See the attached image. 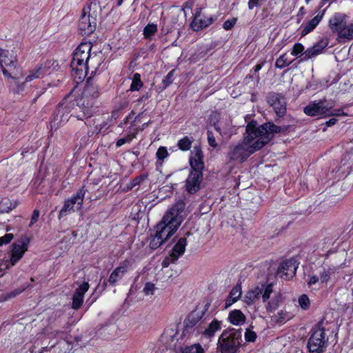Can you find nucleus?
<instances>
[{
  "mask_svg": "<svg viewBox=\"0 0 353 353\" xmlns=\"http://www.w3.org/2000/svg\"><path fill=\"white\" fill-rule=\"evenodd\" d=\"M184 203L177 202L163 216L155 228V234L150 242L152 248H157L168 240L183 221Z\"/></svg>",
  "mask_w": 353,
  "mask_h": 353,
  "instance_id": "nucleus-1",
  "label": "nucleus"
},
{
  "mask_svg": "<svg viewBox=\"0 0 353 353\" xmlns=\"http://www.w3.org/2000/svg\"><path fill=\"white\" fill-rule=\"evenodd\" d=\"M280 130L281 128L273 123H267L257 126L255 121H251L246 126L243 141L253 154L266 145L274 134Z\"/></svg>",
  "mask_w": 353,
  "mask_h": 353,
  "instance_id": "nucleus-2",
  "label": "nucleus"
},
{
  "mask_svg": "<svg viewBox=\"0 0 353 353\" xmlns=\"http://www.w3.org/2000/svg\"><path fill=\"white\" fill-rule=\"evenodd\" d=\"M57 67V63L53 60H47L41 64L30 70L25 75L17 71L14 77H12V81H9L10 85L14 92H22L27 84L36 79L43 78L47 74H51Z\"/></svg>",
  "mask_w": 353,
  "mask_h": 353,
  "instance_id": "nucleus-3",
  "label": "nucleus"
},
{
  "mask_svg": "<svg viewBox=\"0 0 353 353\" xmlns=\"http://www.w3.org/2000/svg\"><path fill=\"white\" fill-rule=\"evenodd\" d=\"M92 44L81 43L74 50L71 61L72 76L77 83L82 81L88 74V61L91 58Z\"/></svg>",
  "mask_w": 353,
  "mask_h": 353,
  "instance_id": "nucleus-4",
  "label": "nucleus"
},
{
  "mask_svg": "<svg viewBox=\"0 0 353 353\" xmlns=\"http://www.w3.org/2000/svg\"><path fill=\"white\" fill-rule=\"evenodd\" d=\"M29 244L30 239L27 236H23L12 244L8 258L4 257L0 261V277L23 258L28 250Z\"/></svg>",
  "mask_w": 353,
  "mask_h": 353,
  "instance_id": "nucleus-5",
  "label": "nucleus"
},
{
  "mask_svg": "<svg viewBox=\"0 0 353 353\" xmlns=\"http://www.w3.org/2000/svg\"><path fill=\"white\" fill-rule=\"evenodd\" d=\"M98 90L96 86L87 85L82 93V97L77 99L75 110L79 109L82 114H76L75 117L79 120L90 117L92 114L93 100L98 97Z\"/></svg>",
  "mask_w": 353,
  "mask_h": 353,
  "instance_id": "nucleus-6",
  "label": "nucleus"
},
{
  "mask_svg": "<svg viewBox=\"0 0 353 353\" xmlns=\"http://www.w3.org/2000/svg\"><path fill=\"white\" fill-rule=\"evenodd\" d=\"M336 268L328 267L323 268L319 275H313L309 277L307 284L313 290H319L328 285L332 286L337 280Z\"/></svg>",
  "mask_w": 353,
  "mask_h": 353,
  "instance_id": "nucleus-7",
  "label": "nucleus"
},
{
  "mask_svg": "<svg viewBox=\"0 0 353 353\" xmlns=\"http://www.w3.org/2000/svg\"><path fill=\"white\" fill-rule=\"evenodd\" d=\"M86 190L83 187L74 195L65 200L63 207L59 211L58 218L62 219L68 214L80 210L82 208Z\"/></svg>",
  "mask_w": 353,
  "mask_h": 353,
  "instance_id": "nucleus-8",
  "label": "nucleus"
},
{
  "mask_svg": "<svg viewBox=\"0 0 353 353\" xmlns=\"http://www.w3.org/2000/svg\"><path fill=\"white\" fill-rule=\"evenodd\" d=\"M240 334L234 330L224 331L219 339V349L222 353H233L240 345Z\"/></svg>",
  "mask_w": 353,
  "mask_h": 353,
  "instance_id": "nucleus-9",
  "label": "nucleus"
},
{
  "mask_svg": "<svg viewBox=\"0 0 353 353\" xmlns=\"http://www.w3.org/2000/svg\"><path fill=\"white\" fill-rule=\"evenodd\" d=\"M325 343V329L321 323L315 325L307 342V348L310 353H321Z\"/></svg>",
  "mask_w": 353,
  "mask_h": 353,
  "instance_id": "nucleus-10",
  "label": "nucleus"
},
{
  "mask_svg": "<svg viewBox=\"0 0 353 353\" xmlns=\"http://www.w3.org/2000/svg\"><path fill=\"white\" fill-rule=\"evenodd\" d=\"M201 316L197 313H191L184 321V328L182 336L187 339L197 337L200 335V331L203 325L199 323Z\"/></svg>",
  "mask_w": 353,
  "mask_h": 353,
  "instance_id": "nucleus-11",
  "label": "nucleus"
},
{
  "mask_svg": "<svg viewBox=\"0 0 353 353\" xmlns=\"http://www.w3.org/2000/svg\"><path fill=\"white\" fill-rule=\"evenodd\" d=\"M17 55L12 50H2L0 52V65L2 68L3 73L8 81H12V77H14V73H17L18 70L9 72L8 69H15L17 64Z\"/></svg>",
  "mask_w": 353,
  "mask_h": 353,
  "instance_id": "nucleus-12",
  "label": "nucleus"
},
{
  "mask_svg": "<svg viewBox=\"0 0 353 353\" xmlns=\"http://www.w3.org/2000/svg\"><path fill=\"white\" fill-rule=\"evenodd\" d=\"M209 123L210 125L214 126L216 130L219 132L223 137L230 138L236 132V129L232 125L231 121H219V114L217 112H212L210 114Z\"/></svg>",
  "mask_w": 353,
  "mask_h": 353,
  "instance_id": "nucleus-13",
  "label": "nucleus"
},
{
  "mask_svg": "<svg viewBox=\"0 0 353 353\" xmlns=\"http://www.w3.org/2000/svg\"><path fill=\"white\" fill-rule=\"evenodd\" d=\"M272 294V285L256 286L249 290L245 296V301L248 304H252L256 299L261 297L263 302H266Z\"/></svg>",
  "mask_w": 353,
  "mask_h": 353,
  "instance_id": "nucleus-14",
  "label": "nucleus"
},
{
  "mask_svg": "<svg viewBox=\"0 0 353 353\" xmlns=\"http://www.w3.org/2000/svg\"><path fill=\"white\" fill-rule=\"evenodd\" d=\"M90 8H84L79 21V29L81 34L89 35L92 33L97 26V19L90 14Z\"/></svg>",
  "mask_w": 353,
  "mask_h": 353,
  "instance_id": "nucleus-15",
  "label": "nucleus"
},
{
  "mask_svg": "<svg viewBox=\"0 0 353 353\" xmlns=\"http://www.w3.org/2000/svg\"><path fill=\"white\" fill-rule=\"evenodd\" d=\"M251 154H252V153L242 141L241 142L230 147L228 152V157L231 161H234L236 163H242Z\"/></svg>",
  "mask_w": 353,
  "mask_h": 353,
  "instance_id": "nucleus-16",
  "label": "nucleus"
},
{
  "mask_svg": "<svg viewBox=\"0 0 353 353\" xmlns=\"http://www.w3.org/2000/svg\"><path fill=\"white\" fill-rule=\"evenodd\" d=\"M297 268L296 260L294 259L286 260L279 265L276 276L282 279L289 280L295 275Z\"/></svg>",
  "mask_w": 353,
  "mask_h": 353,
  "instance_id": "nucleus-17",
  "label": "nucleus"
},
{
  "mask_svg": "<svg viewBox=\"0 0 353 353\" xmlns=\"http://www.w3.org/2000/svg\"><path fill=\"white\" fill-rule=\"evenodd\" d=\"M327 104L326 101L310 103L305 107L304 112L310 117H326V114H329Z\"/></svg>",
  "mask_w": 353,
  "mask_h": 353,
  "instance_id": "nucleus-18",
  "label": "nucleus"
},
{
  "mask_svg": "<svg viewBox=\"0 0 353 353\" xmlns=\"http://www.w3.org/2000/svg\"><path fill=\"white\" fill-rule=\"evenodd\" d=\"M326 9L319 10L316 15L311 19L304 21L299 28L301 37H305L312 32L323 19Z\"/></svg>",
  "mask_w": 353,
  "mask_h": 353,
  "instance_id": "nucleus-19",
  "label": "nucleus"
},
{
  "mask_svg": "<svg viewBox=\"0 0 353 353\" xmlns=\"http://www.w3.org/2000/svg\"><path fill=\"white\" fill-rule=\"evenodd\" d=\"M70 108L65 99L57 109V112L51 121L52 128H57L59 125L65 123L70 118Z\"/></svg>",
  "mask_w": 353,
  "mask_h": 353,
  "instance_id": "nucleus-20",
  "label": "nucleus"
},
{
  "mask_svg": "<svg viewBox=\"0 0 353 353\" xmlns=\"http://www.w3.org/2000/svg\"><path fill=\"white\" fill-rule=\"evenodd\" d=\"M203 180V173L200 170H192L186 179V190L190 193H194L200 189Z\"/></svg>",
  "mask_w": 353,
  "mask_h": 353,
  "instance_id": "nucleus-21",
  "label": "nucleus"
},
{
  "mask_svg": "<svg viewBox=\"0 0 353 353\" xmlns=\"http://www.w3.org/2000/svg\"><path fill=\"white\" fill-rule=\"evenodd\" d=\"M268 102L274 108L279 117H281L285 113L286 103L282 96L277 94H272L269 96Z\"/></svg>",
  "mask_w": 353,
  "mask_h": 353,
  "instance_id": "nucleus-22",
  "label": "nucleus"
},
{
  "mask_svg": "<svg viewBox=\"0 0 353 353\" xmlns=\"http://www.w3.org/2000/svg\"><path fill=\"white\" fill-rule=\"evenodd\" d=\"M130 262L128 260L121 262L119 265L115 268L110 274L108 282L114 285L119 280H121L124 274L130 270Z\"/></svg>",
  "mask_w": 353,
  "mask_h": 353,
  "instance_id": "nucleus-23",
  "label": "nucleus"
},
{
  "mask_svg": "<svg viewBox=\"0 0 353 353\" xmlns=\"http://www.w3.org/2000/svg\"><path fill=\"white\" fill-rule=\"evenodd\" d=\"M222 322L217 319L212 320L207 326L203 325L200 331L202 337L211 340L215 334L221 330Z\"/></svg>",
  "mask_w": 353,
  "mask_h": 353,
  "instance_id": "nucleus-24",
  "label": "nucleus"
},
{
  "mask_svg": "<svg viewBox=\"0 0 353 353\" xmlns=\"http://www.w3.org/2000/svg\"><path fill=\"white\" fill-rule=\"evenodd\" d=\"M346 16L344 14L336 12L332 16L329 21V27L332 31L338 35L346 24Z\"/></svg>",
  "mask_w": 353,
  "mask_h": 353,
  "instance_id": "nucleus-25",
  "label": "nucleus"
},
{
  "mask_svg": "<svg viewBox=\"0 0 353 353\" xmlns=\"http://www.w3.org/2000/svg\"><path fill=\"white\" fill-rule=\"evenodd\" d=\"M283 301L284 297L281 292H272L270 295V298L266 302L263 303L265 304V307L267 312L272 313L281 306Z\"/></svg>",
  "mask_w": 353,
  "mask_h": 353,
  "instance_id": "nucleus-26",
  "label": "nucleus"
},
{
  "mask_svg": "<svg viewBox=\"0 0 353 353\" xmlns=\"http://www.w3.org/2000/svg\"><path fill=\"white\" fill-rule=\"evenodd\" d=\"M190 164L192 170H200L203 168V154L199 147H194L190 157Z\"/></svg>",
  "mask_w": 353,
  "mask_h": 353,
  "instance_id": "nucleus-27",
  "label": "nucleus"
},
{
  "mask_svg": "<svg viewBox=\"0 0 353 353\" xmlns=\"http://www.w3.org/2000/svg\"><path fill=\"white\" fill-rule=\"evenodd\" d=\"M89 287V283L84 282L76 290L72 299V308L77 310L81 306L84 294L88 292Z\"/></svg>",
  "mask_w": 353,
  "mask_h": 353,
  "instance_id": "nucleus-28",
  "label": "nucleus"
},
{
  "mask_svg": "<svg viewBox=\"0 0 353 353\" xmlns=\"http://www.w3.org/2000/svg\"><path fill=\"white\" fill-rule=\"evenodd\" d=\"M187 245V240L185 237L180 238L172 250L170 254L171 261H176L183 254Z\"/></svg>",
  "mask_w": 353,
  "mask_h": 353,
  "instance_id": "nucleus-29",
  "label": "nucleus"
},
{
  "mask_svg": "<svg viewBox=\"0 0 353 353\" xmlns=\"http://www.w3.org/2000/svg\"><path fill=\"white\" fill-rule=\"evenodd\" d=\"M326 46L327 43L323 41H321L319 43L314 44L312 47L307 48L304 52L303 58L302 59V60H307L322 53L323 50L326 47Z\"/></svg>",
  "mask_w": 353,
  "mask_h": 353,
  "instance_id": "nucleus-30",
  "label": "nucleus"
},
{
  "mask_svg": "<svg viewBox=\"0 0 353 353\" xmlns=\"http://www.w3.org/2000/svg\"><path fill=\"white\" fill-rule=\"evenodd\" d=\"M213 21L214 19L212 17L203 18L201 15L197 14L191 23V27L194 31H198L212 24Z\"/></svg>",
  "mask_w": 353,
  "mask_h": 353,
  "instance_id": "nucleus-31",
  "label": "nucleus"
},
{
  "mask_svg": "<svg viewBox=\"0 0 353 353\" xmlns=\"http://www.w3.org/2000/svg\"><path fill=\"white\" fill-rule=\"evenodd\" d=\"M228 320L233 325L239 326L245 323L246 316L240 310H233L229 312Z\"/></svg>",
  "mask_w": 353,
  "mask_h": 353,
  "instance_id": "nucleus-32",
  "label": "nucleus"
},
{
  "mask_svg": "<svg viewBox=\"0 0 353 353\" xmlns=\"http://www.w3.org/2000/svg\"><path fill=\"white\" fill-rule=\"evenodd\" d=\"M206 350V345L203 346L200 343H196L190 345L180 346L176 350V353H205Z\"/></svg>",
  "mask_w": 353,
  "mask_h": 353,
  "instance_id": "nucleus-33",
  "label": "nucleus"
},
{
  "mask_svg": "<svg viewBox=\"0 0 353 353\" xmlns=\"http://www.w3.org/2000/svg\"><path fill=\"white\" fill-rule=\"evenodd\" d=\"M292 317V314L284 307L272 316V321L276 324L283 325L290 320Z\"/></svg>",
  "mask_w": 353,
  "mask_h": 353,
  "instance_id": "nucleus-34",
  "label": "nucleus"
},
{
  "mask_svg": "<svg viewBox=\"0 0 353 353\" xmlns=\"http://www.w3.org/2000/svg\"><path fill=\"white\" fill-rule=\"evenodd\" d=\"M242 290L239 285H235L230 291L228 297L225 300V307H230L232 304L236 303L241 296Z\"/></svg>",
  "mask_w": 353,
  "mask_h": 353,
  "instance_id": "nucleus-35",
  "label": "nucleus"
},
{
  "mask_svg": "<svg viewBox=\"0 0 353 353\" xmlns=\"http://www.w3.org/2000/svg\"><path fill=\"white\" fill-rule=\"evenodd\" d=\"M339 38L343 40L353 39V23L345 24L338 35Z\"/></svg>",
  "mask_w": 353,
  "mask_h": 353,
  "instance_id": "nucleus-36",
  "label": "nucleus"
},
{
  "mask_svg": "<svg viewBox=\"0 0 353 353\" xmlns=\"http://www.w3.org/2000/svg\"><path fill=\"white\" fill-rule=\"evenodd\" d=\"M157 25L153 23H148L143 29V36L147 39H151L152 37L157 32Z\"/></svg>",
  "mask_w": 353,
  "mask_h": 353,
  "instance_id": "nucleus-37",
  "label": "nucleus"
},
{
  "mask_svg": "<svg viewBox=\"0 0 353 353\" xmlns=\"http://www.w3.org/2000/svg\"><path fill=\"white\" fill-rule=\"evenodd\" d=\"M292 60H290L288 58V54L286 53H284L276 59L275 65L276 68L282 69L288 66L290 64L292 63Z\"/></svg>",
  "mask_w": 353,
  "mask_h": 353,
  "instance_id": "nucleus-38",
  "label": "nucleus"
},
{
  "mask_svg": "<svg viewBox=\"0 0 353 353\" xmlns=\"http://www.w3.org/2000/svg\"><path fill=\"white\" fill-rule=\"evenodd\" d=\"M137 131L132 132L130 131L126 136L123 138L118 139L116 142L117 148H119L125 143H130L137 136Z\"/></svg>",
  "mask_w": 353,
  "mask_h": 353,
  "instance_id": "nucleus-39",
  "label": "nucleus"
},
{
  "mask_svg": "<svg viewBox=\"0 0 353 353\" xmlns=\"http://www.w3.org/2000/svg\"><path fill=\"white\" fill-rule=\"evenodd\" d=\"M17 205L18 202L17 201H10L8 199H4L0 202V208L2 209V210L8 212L15 208Z\"/></svg>",
  "mask_w": 353,
  "mask_h": 353,
  "instance_id": "nucleus-40",
  "label": "nucleus"
},
{
  "mask_svg": "<svg viewBox=\"0 0 353 353\" xmlns=\"http://www.w3.org/2000/svg\"><path fill=\"white\" fill-rule=\"evenodd\" d=\"M143 85L141 79V75L139 73H135L133 75L132 83L130 85L131 91H139Z\"/></svg>",
  "mask_w": 353,
  "mask_h": 353,
  "instance_id": "nucleus-41",
  "label": "nucleus"
},
{
  "mask_svg": "<svg viewBox=\"0 0 353 353\" xmlns=\"http://www.w3.org/2000/svg\"><path fill=\"white\" fill-rule=\"evenodd\" d=\"M192 141L188 137H185L178 141V147L183 151H187L190 149Z\"/></svg>",
  "mask_w": 353,
  "mask_h": 353,
  "instance_id": "nucleus-42",
  "label": "nucleus"
},
{
  "mask_svg": "<svg viewBox=\"0 0 353 353\" xmlns=\"http://www.w3.org/2000/svg\"><path fill=\"white\" fill-rule=\"evenodd\" d=\"M298 303L301 308L303 310H308L310 305V301L307 295L302 294L298 299Z\"/></svg>",
  "mask_w": 353,
  "mask_h": 353,
  "instance_id": "nucleus-43",
  "label": "nucleus"
},
{
  "mask_svg": "<svg viewBox=\"0 0 353 353\" xmlns=\"http://www.w3.org/2000/svg\"><path fill=\"white\" fill-rule=\"evenodd\" d=\"M305 51V48L303 46V44L300 43H296L292 47L291 54L292 55L296 57L300 55L303 56V53Z\"/></svg>",
  "mask_w": 353,
  "mask_h": 353,
  "instance_id": "nucleus-44",
  "label": "nucleus"
},
{
  "mask_svg": "<svg viewBox=\"0 0 353 353\" xmlns=\"http://www.w3.org/2000/svg\"><path fill=\"white\" fill-rule=\"evenodd\" d=\"M168 155L167 148L164 146L159 147L156 153L157 159L160 161H163Z\"/></svg>",
  "mask_w": 353,
  "mask_h": 353,
  "instance_id": "nucleus-45",
  "label": "nucleus"
},
{
  "mask_svg": "<svg viewBox=\"0 0 353 353\" xmlns=\"http://www.w3.org/2000/svg\"><path fill=\"white\" fill-rule=\"evenodd\" d=\"M155 285L152 283H146L143 288V292L146 296H151L154 294L155 291Z\"/></svg>",
  "mask_w": 353,
  "mask_h": 353,
  "instance_id": "nucleus-46",
  "label": "nucleus"
},
{
  "mask_svg": "<svg viewBox=\"0 0 353 353\" xmlns=\"http://www.w3.org/2000/svg\"><path fill=\"white\" fill-rule=\"evenodd\" d=\"M327 109L329 114H326V117L329 116H341L344 115V112L340 109H332L331 104H327Z\"/></svg>",
  "mask_w": 353,
  "mask_h": 353,
  "instance_id": "nucleus-47",
  "label": "nucleus"
},
{
  "mask_svg": "<svg viewBox=\"0 0 353 353\" xmlns=\"http://www.w3.org/2000/svg\"><path fill=\"white\" fill-rule=\"evenodd\" d=\"M256 338V333L251 329L248 328L245 332V339L248 342H254Z\"/></svg>",
  "mask_w": 353,
  "mask_h": 353,
  "instance_id": "nucleus-48",
  "label": "nucleus"
},
{
  "mask_svg": "<svg viewBox=\"0 0 353 353\" xmlns=\"http://www.w3.org/2000/svg\"><path fill=\"white\" fill-rule=\"evenodd\" d=\"M236 22V18L228 19L223 23V28L225 30H230L233 28V26L235 25Z\"/></svg>",
  "mask_w": 353,
  "mask_h": 353,
  "instance_id": "nucleus-49",
  "label": "nucleus"
},
{
  "mask_svg": "<svg viewBox=\"0 0 353 353\" xmlns=\"http://www.w3.org/2000/svg\"><path fill=\"white\" fill-rule=\"evenodd\" d=\"M14 236L12 234H6L3 236L0 237V246L3 244L9 243L13 239Z\"/></svg>",
  "mask_w": 353,
  "mask_h": 353,
  "instance_id": "nucleus-50",
  "label": "nucleus"
},
{
  "mask_svg": "<svg viewBox=\"0 0 353 353\" xmlns=\"http://www.w3.org/2000/svg\"><path fill=\"white\" fill-rule=\"evenodd\" d=\"M208 141L211 147L216 148L217 146L215 138L212 133L210 131H208Z\"/></svg>",
  "mask_w": 353,
  "mask_h": 353,
  "instance_id": "nucleus-51",
  "label": "nucleus"
},
{
  "mask_svg": "<svg viewBox=\"0 0 353 353\" xmlns=\"http://www.w3.org/2000/svg\"><path fill=\"white\" fill-rule=\"evenodd\" d=\"M39 214H40V213H39V210H34L33 211V213H32V215L31 217V221H30V223L29 225L30 227H32L38 221Z\"/></svg>",
  "mask_w": 353,
  "mask_h": 353,
  "instance_id": "nucleus-52",
  "label": "nucleus"
},
{
  "mask_svg": "<svg viewBox=\"0 0 353 353\" xmlns=\"http://www.w3.org/2000/svg\"><path fill=\"white\" fill-rule=\"evenodd\" d=\"M150 123V120H148V121H146V122H144V123L142 124L141 127V126L136 127V128L132 130V132H136V131H137V132H139V131H142V130H144V129H145V128L149 125V123Z\"/></svg>",
  "mask_w": 353,
  "mask_h": 353,
  "instance_id": "nucleus-53",
  "label": "nucleus"
},
{
  "mask_svg": "<svg viewBox=\"0 0 353 353\" xmlns=\"http://www.w3.org/2000/svg\"><path fill=\"white\" fill-rule=\"evenodd\" d=\"M261 0H249V2H248V8L250 10H252L254 7H256L259 1Z\"/></svg>",
  "mask_w": 353,
  "mask_h": 353,
  "instance_id": "nucleus-54",
  "label": "nucleus"
},
{
  "mask_svg": "<svg viewBox=\"0 0 353 353\" xmlns=\"http://www.w3.org/2000/svg\"><path fill=\"white\" fill-rule=\"evenodd\" d=\"M17 294H18V292H10L8 294H6L5 296L1 299V301H6L9 299H11L12 297H14Z\"/></svg>",
  "mask_w": 353,
  "mask_h": 353,
  "instance_id": "nucleus-55",
  "label": "nucleus"
},
{
  "mask_svg": "<svg viewBox=\"0 0 353 353\" xmlns=\"http://www.w3.org/2000/svg\"><path fill=\"white\" fill-rule=\"evenodd\" d=\"M336 121L337 120L334 118L330 119L326 122V125L327 127L332 126L336 123Z\"/></svg>",
  "mask_w": 353,
  "mask_h": 353,
  "instance_id": "nucleus-56",
  "label": "nucleus"
},
{
  "mask_svg": "<svg viewBox=\"0 0 353 353\" xmlns=\"http://www.w3.org/2000/svg\"><path fill=\"white\" fill-rule=\"evenodd\" d=\"M173 72H174L173 70H172V71H170V72L168 74V75H167V77H166V78H165V79H166V80L170 81V79H171V77H172Z\"/></svg>",
  "mask_w": 353,
  "mask_h": 353,
  "instance_id": "nucleus-57",
  "label": "nucleus"
},
{
  "mask_svg": "<svg viewBox=\"0 0 353 353\" xmlns=\"http://www.w3.org/2000/svg\"><path fill=\"white\" fill-rule=\"evenodd\" d=\"M141 117H142V116H141V115H139V116H137V117L135 118V119H134V123H137V122H140V121H141Z\"/></svg>",
  "mask_w": 353,
  "mask_h": 353,
  "instance_id": "nucleus-58",
  "label": "nucleus"
},
{
  "mask_svg": "<svg viewBox=\"0 0 353 353\" xmlns=\"http://www.w3.org/2000/svg\"><path fill=\"white\" fill-rule=\"evenodd\" d=\"M261 69V65H256L255 66V71H259Z\"/></svg>",
  "mask_w": 353,
  "mask_h": 353,
  "instance_id": "nucleus-59",
  "label": "nucleus"
},
{
  "mask_svg": "<svg viewBox=\"0 0 353 353\" xmlns=\"http://www.w3.org/2000/svg\"><path fill=\"white\" fill-rule=\"evenodd\" d=\"M123 0H119L118 5L120 6L122 3Z\"/></svg>",
  "mask_w": 353,
  "mask_h": 353,
  "instance_id": "nucleus-60",
  "label": "nucleus"
},
{
  "mask_svg": "<svg viewBox=\"0 0 353 353\" xmlns=\"http://www.w3.org/2000/svg\"><path fill=\"white\" fill-rule=\"evenodd\" d=\"M305 3L307 4L309 3L312 0H305Z\"/></svg>",
  "mask_w": 353,
  "mask_h": 353,
  "instance_id": "nucleus-61",
  "label": "nucleus"
}]
</instances>
